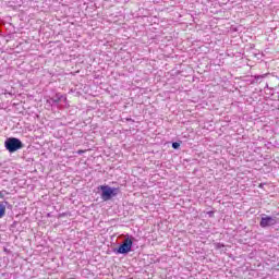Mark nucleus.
Returning a JSON list of instances; mask_svg holds the SVG:
<instances>
[{
    "mask_svg": "<svg viewBox=\"0 0 279 279\" xmlns=\"http://www.w3.org/2000/svg\"><path fill=\"white\" fill-rule=\"evenodd\" d=\"M255 80H263V76H260V75L255 76Z\"/></svg>",
    "mask_w": 279,
    "mask_h": 279,
    "instance_id": "8",
    "label": "nucleus"
},
{
    "mask_svg": "<svg viewBox=\"0 0 279 279\" xmlns=\"http://www.w3.org/2000/svg\"><path fill=\"white\" fill-rule=\"evenodd\" d=\"M133 245H134V238L126 235L122 244L118 248H114L113 252L114 254H130V252H132Z\"/></svg>",
    "mask_w": 279,
    "mask_h": 279,
    "instance_id": "2",
    "label": "nucleus"
},
{
    "mask_svg": "<svg viewBox=\"0 0 279 279\" xmlns=\"http://www.w3.org/2000/svg\"><path fill=\"white\" fill-rule=\"evenodd\" d=\"M62 99V96H56L52 98L53 104H60V100Z\"/></svg>",
    "mask_w": 279,
    "mask_h": 279,
    "instance_id": "6",
    "label": "nucleus"
},
{
    "mask_svg": "<svg viewBox=\"0 0 279 279\" xmlns=\"http://www.w3.org/2000/svg\"><path fill=\"white\" fill-rule=\"evenodd\" d=\"M99 191H101L100 197L102 202H110L112 197H117L119 195L118 187H110V185H100Z\"/></svg>",
    "mask_w": 279,
    "mask_h": 279,
    "instance_id": "1",
    "label": "nucleus"
},
{
    "mask_svg": "<svg viewBox=\"0 0 279 279\" xmlns=\"http://www.w3.org/2000/svg\"><path fill=\"white\" fill-rule=\"evenodd\" d=\"M0 197H3V194L0 192Z\"/></svg>",
    "mask_w": 279,
    "mask_h": 279,
    "instance_id": "9",
    "label": "nucleus"
},
{
    "mask_svg": "<svg viewBox=\"0 0 279 279\" xmlns=\"http://www.w3.org/2000/svg\"><path fill=\"white\" fill-rule=\"evenodd\" d=\"M172 149H180V143L173 142L172 143Z\"/></svg>",
    "mask_w": 279,
    "mask_h": 279,
    "instance_id": "7",
    "label": "nucleus"
},
{
    "mask_svg": "<svg viewBox=\"0 0 279 279\" xmlns=\"http://www.w3.org/2000/svg\"><path fill=\"white\" fill-rule=\"evenodd\" d=\"M4 147L8 149L10 154H14V151H19V149H23V142L16 137H9L4 142Z\"/></svg>",
    "mask_w": 279,
    "mask_h": 279,
    "instance_id": "3",
    "label": "nucleus"
},
{
    "mask_svg": "<svg viewBox=\"0 0 279 279\" xmlns=\"http://www.w3.org/2000/svg\"><path fill=\"white\" fill-rule=\"evenodd\" d=\"M5 217V205L0 202V219H3Z\"/></svg>",
    "mask_w": 279,
    "mask_h": 279,
    "instance_id": "5",
    "label": "nucleus"
},
{
    "mask_svg": "<svg viewBox=\"0 0 279 279\" xmlns=\"http://www.w3.org/2000/svg\"><path fill=\"white\" fill-rule=\"evenodd\" d=\"M276 223H278L276 217L263 215L259 226L260 228H271V226H276Z\"/></svg>",
    "mask_w": 279,
    "mask_h": 279,
    "instance_id": "4",
    "label": "nucleus"
}]
</instances>
